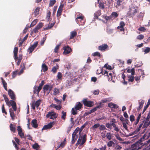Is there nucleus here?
<instances>
[{"mask_svg": "<svg viewBox=\"0 0 150 150\" xmlns=\"http://www.w3.org/2000/svg\"><path fill=\"white\" fill-rule=\"evenodd\" d=\"M17 130L19 136H20L22 138H24L25 137L24 135V134L23 132L21 126H18Z\"/></svg>", "mask_w": 150, "mask_h": 150, "instance_id": "obj_11", "label": "nucleus"}, {"mask_svg": "<svg viewBox=\"0 0 150 150\" xmlns=\"http://www.w3.org/2000/svg\"><path fill=\"white\" fill-rule=\"evenodd\" d=\"M53 85H52L50 84H49V88L48 91L47 92V95H48L49 94L50 92L51 91L52 88H53Z\"/></svg>", "mask_w": 150, "mask_h": 150, "instance_id": "obj_44", "label": "nucleus"}, {"mask_svg": "<svg viewBox=\"0 0 150 150\" xmlns=\"http://www.w3.org/2000/svg\"><path fill=\"white\" fill-rule=\"evenodd\" d=\"M93 56H97L98 57H100L101 56L100 54L98 52H95L93 53Z\"/></svg>", "mask_w": 150, "mask_h": 150, "instance_id": "obj_61", "label": "nucleus"}, {"mask_svg": "<svg viewBox=\"0 0 150 150\" xmlns=\"http://www.w3.org/2000/svg\"><path fill=\"white\" fill-rule=\"evenodd\" d=\"M77 137L78 136L77 135H75L74 134H72V139L71 142L72 144H73L75 143V142L76 141Z\"/></svg>", "mask_w": 150, "mask_h": 150, "instance_id": "obj_21", "label": "nucleus"}, {"mask_svg": "<svg viewBox=\"0 0 150 150\" xmlns=\"http://www.w3.org/2000/svg\"><path fill=\"white\" fill-rule=\"evenodd\" d=\"M9 127L11 131L13 133H15L16 131L15 125H13L12 123H11Z\"/></svg>", "mask_w": 150, "mask_h": 150, "instance_id": "obj_24", "label": "nucleus"}, {"mask_svg": "<svg viewBox=\"0 0 150 150\" xmlns=\"http://www.w3.org/2000/svg\"><path fill=\"white\" fill-rule=\"evenodd\" d=\"M18 51V48L17 47H16L14 48L13 50V53L14 56V58L15 60L18 59L17 53Z\"/></svg>", "mask_w": 150, "mask_h": 150, "instance_id": "obj_18", "label": "nucleus"}, {"mask_svg": "<svg viewBox=\"0 0 150 150\" xmlns=\"http://www.w3.org/2000/svg\"><path fill=\"white\" fill-rule=\"evenodd\" d=\"M57 77L58 80H62V75L60 72H59L58 73L57 75Z\"/></svg>", "mask_w": 150, "mask_h": 150, "instance_id": "obj_43", "label": "nucleus"}, {"mask_svg": "<svg viewBox=\"0 0 150 150\" xmlns=\"http://www.w3.org/2000/svg\"><path fill=\"white\" fill-rule=\"evenodd\" d=\"M88 123V122H86L82 126H81L80 128L81 129L80 131L79 132V134H80V133L82 130L85 127V126L87 125Z\"/></svg>", "mask_w": 150, "mask_h": 150, "instance_id": "obj_41", "label": "nucleus"}, {"mask_svg": "<svg viewBox=\"0 0 150 150\" xmlns=\"http://www.w3.org/2000/svg\"><path fill=\"white\" fill-rule=\"evenodd\" d=\"M80 130L81 129H80V128L79 127H77L76 128V129H75V131L73 132L72 134H74L75 135H76V133H78V132L79 131H80Z\"/></svg>", "mask_w": 150, "mask_h": 150, "instance_id": "obj_59", "label": "nucleus"}, {"mask_svg": "<svg viewBox=\"0 0 150 150\" xmlns=\"http://www.w3.org/2000/svg\"><path fill=\"white\" fill-rule=\"evenodd\" d=\"M8 93L12 100H14L16 99L15 95L14 92L11 89H9L8 91Z\"/></svg>", "mask_w": 150, "mask_h": 150, "instance_id": "obj_13", "label": "nucleus"}, {"mask_svg": "<svg viewBox=\"0 0 150 150\" xmlns=\"http://www.w3.org/2000/svg\"><path fill=\"white\" fill-rule=\"evenodd\" d=\"M59 89L57 88H55L54 90V93L53 94L54 95L58 94L59 93Z\"/></svg>", "mask_w": 150, "mask_h": 150, "instance_id": "obj_46", "label": "nucleus"}, {"mask_svg": "<svg viewBox=\"0 0 150 150\" xmlns=\"http://www.w3.org/2000/svg\"><path fill=\"white\" fill-rule=\"evenodd\" d=\"M64 50L63 53L65 54L69 53L71 51V49L69 46L64 47H63Z\"/></svg>", "mask_w": 150, "mask_h": 150, "instance_id": "obj_15", "label": "nucleus"}, {"mask_svg": "<svg viewBox=\"0 0 150 150\" xmlns=\"http://www.w3.org/2000/svg\"><path fill=\"white\" fill-rule=\"evenodd\" d=\"M150 104V98L148 100V101L147 103V104L146 105L144 106V109H143L142 113L143 114L146 110L147 108L148 107L149 105Z\"/></svg>", "mask_w": 150, "mask_h": 150, "instance_id": "obj_36", "label": "nucleus"}, {"mask_svg": "<svg viewBox=\"0 0 150 150\" xmlns=\"http://www.w3.org/2000/svg\"><path fill=\"white\" fill-rule=\"evenodd\" d=\"M101 15L100 11L98 10L94 13V18L97 19H98V17Z\"/></svg>", "mask_w": 150, "mask_h": 150, "instance_id": "obj_35", "label": "nucleus"}, {"mask_svg": "<svg viewBox=\"0 0 150 150\" xmlns=\"http://www.w3.org/2000/svg\"><path fill=\"white\" fill-rule=\"evenodd\" d=\"M11 119L13 120L15 118V114L14 112L11 108H10L9 109Z\"/></svg>", "mask_w": 150, "mask_h": 150, "instance_id": "obj_26", "label": "nucleus"}, {"mask_svg": "<svg viewBox=\"0 0 150 150\" xmlns=\"http://www.w3.org/2000/svg\"><path fill=\"white\" fill-rule=\"evenodd\" d=\"M114 147L115 150H120L122 148L121 146H120L119 145L117 144H115V145Z\"/></svg>", "mask_w": 150, "mask_h": 150, "instance_id": "obj_37", "label": "nucleus"}, {"mask_svg": "<svg viewBox=\"0 0 150 150\" xmlns=\"http://www.w3.org/2000/svg\"><path fill=\"white\" fill-rule=\"evenodd\" d=\"M77 35V33L75 31L71 32V35L70 36V39H72L74 38V37L76 36Z\"/></svg>", "mask_w": 150, "mask_h": 150, "instance_id": "obj_30", "label": "nucleus"}, {"mask_svg": "<svg viewBox=\"0 0 150 150\" xmlns=\"http://www.w3.org/2000/svg\"><path fill=\"white\" fill-rule=\"evenodd\" d=\"M54 121L50 122L47 125H45L42 128V130H46L49 129L51 128L54 125Z\"/></svg>", "mask_w": 150, "mask_h": 150, "instance_id": "obj_12", "label": "nucleus"}, {"mask_svg": "<svg viewBox=\"0 0 150 150\" xmlns=\"http://www.w3.org/2000/svg\"><path fill=\"white\" fill-rule=\"evenodd\" d=\"M108 106L111 108H118V106L116 104L110 103L108 104Z\"/></svg>", "mask_w": 150, "mask_h": 150, "instance_id": "obj_20", "label": "nucleus"}, {"mask_svg": "<svg viewBox=\"0 0 150 150\" xmlns=\"http://www.w3.org/2000/svg\"><path fill=\"white\" fill-rule=\"evenodd\" d=\"M1 79L2 80V83L6 91H7V83L5 81V80L3 79V78H1Z\"/></svg>", "mask_w": 150, "mask_h": 150, "instance_id": "obj_28", "label": "nucleus"}, {"mask_svg": "<svg viewBox=\"0 0 150 150\" xmlns=\"http://www.w3.org/2000/svg\"><path fill=\"white\" fill-rule=\"evenodd\" d=\"M143 125V123H141L139 125V127L134 132H133L132 134L131 135H133L134 134H137L140 130V129Z\"/></svg>", "mask_w": 150, "mask_h": 150, "instance_id": "obj_27", "label": "nucleus"}, {"mask_svg": "<svg viewBox=\"0 0 150 150\" xmlns=\"http://www.w3.org/2000/svg\"><path fill=\"white\" fill-rule=\"evenodd\" d=\"M82 102L85 106L88 107H91L94 105V102L93 101H88L86 99H84Z\"/></svg>", "mask_w": 150, "mask_h": 150, "instance_id": "obj_8", "label": "nucleus"}, {"mask_svg": "<svg viewBox=\"0 0 150 150\" xmlns=\"http://www.w3.org/2000/svg\"><path fill=\"white\" fill-rule=\"evenodd\" d=\"M146 29L144 27H139L138 30L140 31H142L143 32H144L146 30Z\"/></svg>", "mask_w": 150, "mask_h": 150, "instance_id": "obj_64", "label": "nucleus"}, {"mask_svg": "<svg viewBox=\"0 0 150 150\" xmlns=\"http://www.w3.org/2000/svg\"><path fill=\"white\" fill-rule=\"evenodd\" d=\"M148 121H149L145 120V121L143 125V128H146L149 125L148 123Z\"/></svg>", "mask_w": 150, "mask_h": 150, "instance_id": "obj_56", "label": "nucleus"}, {"mask_svg": "<svg viewBox=\"0 0 150 150\" xmlns=\"http://www.w3.org/2000/svg\"><path fill=\"white\" fill-rule=\"evenodd\" d=\"M50 106L54 108L57 110H60L62 108V106L60 105H56L55 104H52L50 105Z\"/></svg>", "mask_w": 150, "mask_h": 150, "instance_id": "obj_31", "label": "nucleus"}, {"mask_svg": "<svg viewBox=\"0 0 150 150\" xmlns=\"http://www.w3.org/2000/svg\"><path fill=\"white\" fill-rule=\"evenodd\" d=\"M116 4H117V5L116 6V8H118V7L121 5L123 4L121 3L120 1V2L119 1L117 0V1Z\"/></svg>", "mask_w": 150, "mask_h": 150, "instance_id": "obj_50", "label": "nucleus"}, {"mask_svg": "<svg viewBox=\"0 0 150 150\" xmlns=\"http://www.w3.org/2000/svg\"><path fill=\"white\" fill-rule=\"evenodd\" d=\"M108 47V45L106 44H103L98 47V49L102 51H105Z\"/></svg>", "mask_w": 150, "mask_h": 150, "instance_id": "obj_14", "label": "nucleus"}, {"mask_svg": "<svg viewBox=\"0 0 150 150\" xmlns=\"http://www.w3.org/2000/svg\"><path fill=\"white\" fill-rule=\"evenodd\" d=\"M45 83L44 80L42 81L41 83L40 84L39 86L37 87V86H35L33 88V93L35 94L36 93L38 95L39 94L40 91L42 89V86H43Z\"/></svg>", "mask_w": 150, "mask_h": 150, "instance_id": "obj_6", "label": "nucleus"}, {"mask_svg": "<svg viewBox=\"0 0 150 150\" xmlns=\"http://www.w3.org/2000/svg\"><path fill=\"white\" fill-rule=\"evenodd\" d=\"M113 30L109 28H108L107 29L106 31L107 33L108 34H111L113 32Z\"/></svg>", "mask_w": 150, "mask_h": 150, "instance_id": "obj_60", "label": "nucleus"}, {"mask_svg": "<svg viewBox=\"0 0 150 150\" xmlns=\"http://www.w3.org/2000/svg\"><path fill=\"white\" fill-rule=\"evenodd\" d=\"M38 19H36L33 21L31 23V24L30 26V27H33L37 23L38 21Z\"/></svg>", "mask_w": 150, "mask_h": 150, "instance_id": "obj_38", "label": "nucleus"}, {"mask_svg": "<svg viewBox=\"0 0 150 150\" xmlns=\"http://www.w3.org/2000/svg\"><path fill=\"white\" fill-rule=\"evenodd\" d=\"M60 45H58L56 46L55 47L54 49V52L55 53H57L58 52V51L59 48V46H60Z\"/></svg>", "mask_w": 150, "mask_h": 150, "instance_id": "obj_48", "label": "nucleus"}, {"mask_svg": "<svg viewBox=\"0 0 150 150\" xmlns=\"http://www.w3.org/2000/svg\"><path fill=\"white\" fill-rule=\"evenodd\" d=\"M49 88V84L45 85L43 88V90L44 93H47L48 91Z\"/></svg>", "mask_w": 150, "mask_h": 150, "instance_id": "obj_32", "label": "nucleus"}, {"mask_svg": "<svg viewBox=\"0 0 150 150\" xmlns=\"http://www.w3.org/2000/svg\"><path fill=\"white\" fill-rule=\"evenodd\" d=\"M38 44V41H36L34 42V44L30 47L28 49V52H29L30 54L34 50V49L37 47Z\"/></svg>", "mask_w": 150, "mask_h": 150, "instance_id": "obj_10", "label": "nucleus"}, {"mask_svg": "<svg viewBox=\"0 0 150 150\" xmlns=\"http://www.w3.org/2000/svg\"><path fill=\"white\" fill-rule=\"evenodd\" d=\"M24 41L23 39H20L19 41L18 46L19 47L22 46V44Z\"/></svg>", "mask_w": 150, "mask_h": 150, "instance_id": "obj_55", "label": "nucleus"}, {"mask_svg": "<svg viewBox=\"0 0 150 150\" xmlns=\"http://www.w3.org/2000/svg\"><path fill=\"white\" fill-rule=\"evenodd\" d=\"M99 7L100 8L104 9V4L101 2H100L99 4Z\"/></svg>", "mask_w": 150, "mask_h": 150, "instance_id": "obj_63", "label": "nucleus"}, {"mask_svg": "<svg viewBox=\"0 0 150 150\" xmlns=\"http://www.w3.org/2000/svg\"><path fill=\"white\" fill-rule=\"evenodd\" d=\"M63 7V5H61L58 8L57 14V17H59L61 15Z\"/></svg>", "mask_w": 150, "mask_h": 150, "instance_id": "obj_16", "label": "nucleus"}, {"mask_svg": "<svg viewBox=\"0 0 150 150\" xmlns=\"http://www.w3.org/2000/svg\"><path fill=\"white\" fill-rule=\"evenodd\" d=\"M83 106L82 104L79 102H77L74 108L76 110H80L82 108Z\"/></svg>", "mask_w": 150, "mask_h": 150, "instance_id": "obj_17", "label": "nucleus"}, {"mask_svg": "<svg viewBox=\"0 0 150 150\" xmlns=\"http://www.w3.org/2000/svg\"><path fill=\"white\" fill-rule=\"evenodd\" d=\"M31 125L33 127L37 128L38 126V125L37 123V120L36 119L33 120L32 121Z\"/></svg>", "mask_w": 150, "mask_h": 150, "instance_id": "obj_19", "label": "nucleus"}, {"mask_svg": "<svg viewBox=\"0 0 150 150\" xmlns=\"http://www.w3.org/2000/svg\"><path fill=\"white\" fill-rule=\"evenodd\" d=\"M127 71L128 73H131L132 75H129L128 76V81L129 82H132L134 81V77L132 75L134 74L135 70L134 68L131 69H127Z\"/></svg>", "mask_w": 150, "mask_h": 150, "instance_id": "obj_5", "label": "nucleus"}, {"mask_svg": "<svg viewBox=\"0 0 150 150\" xmlns=\"http://www.w3.org/2000/svg\"><path fill=\"white\" fill-rule=\"evenodd\" d=\"M103 75L105 76H106L107 77L108 79V80L109 81H110L112 80V76H108V72L106 71H105Z\"/></svg>", "mask_w": 150, "mask_h": 150, "instance_id": "obj_25", "label": "nucleus"}, {"mask_svg": "<svg viewBox=\"0 0 150 150\" xmlns=\"http://www.w3.org/2000/svg\"><path fill=\"white\" fill-rule=\"evenodd\" d=\"M138 12V7L134 5H132L129 6V11L127 13V16L130 18L133 17Z\"/></svg>", "mask_w": 150, "mask_h": 150, "instance_id": "obj_1", "label": "nucleus"}, {"mask_svg": "<svg viewBox=\"0 0 150 150\" xmlns=\"http://www.w3.org/2000/svg\"><path fill=\"white\" fill-rule=\"evenodd\" d=\"M112 16L113 17L116 18L118 17V14L117 12H114L112 13Z\"/></svg>", "mask_w": 150, "mask_h": 150, "instance_id": "obj_53", "label": "nucleus"}, {"mask_svg": "<svg viewBox=\"0 0 150 150\" xmlns=\"http://www.w3.org/2000/svg\"><path fill=\"white\" fill-rule=\"evenodd\" d=\"M56 1L55 0H50L49 4V6H52L56 3Z\"/></svg>", "mask_w": 150, "mask_h": 150, "instance_id": "obj_39", "label": "nucleus"}, {"mask_svg": "<svg viewBox=\"0 0 150 150\" xmlns=\"http://www.w3.org/2000/svg\"><path fill=\"white\" fill-rule=\"evenodd\" d=\"M144 37L143 35H140L137 36V39L138 40H141L143 39L144 38Z\"/></svg>", "mask_w": 150, "mask_h": 150, "instance_id": "obj_57", "label": "nucleus"}, {"mask_svg": "<svg viewBox=\"0 0 150 150\" xmlns=\"http://www.w3.org/2000/svg\"><path fill=\"white\" fill-rule=\"evenodd\" d=\"M67 116V112H65L62 111L61 112V118L64 121L65 120Z\"/></svg>", "mask_w": 150, "mask_h": 150, "instance_id": "obj_33", "label": "nucleus"}, {"mask_svg": "<svg viewBox=\"0 0 150 150\" xmlns=\"http://www.w3.org/2000/svg\"><path fill=\"white\" fill-rule=\"evenodd\" d=\"M77 110H76L74 108H72L71 110V112L72 114L74 115H75L77 114Z\"/></svg>", "mask_w": 150, "mask_h": 150, "instance_id": "obj_42", "label": "nucleus"}, {"mask_svg": "<svg viewBox=\"0 0 150 150\" xmlns=\"http://www.w3.org/2000/svg\"><path fill=\"white\" fill-rule=\"evenodd\" d=\"M83 18L84 17L83 16H78L76 19V21L78 24L80 25H83L84 23Z\"/></svg>", "mask_w": 150, "mask_h": 150, "instance_id": "obj_9", "label": "nucleus"}, {"mask_svg": "<svg viewBox=\"0 0 150 150\" xmlns=\"http://www.w3.org/2000/svg\"><path fill=\"white\" fill-rule=\"evenodd\" d=\"M106 137L109 140H111L112 137L111 133L109 132L107 133Z\"/></svg>", "mask_w": 150, "mask_h": 150, "instance_id": "obj_40", "label": "nucleus"}, {"mask_svg": "<svg viewBox=\"0 0 150 150\" xmlns=\"http://www.w3.org/2000/svg\"><path fill=\"white\" fill-rule=\"evenodd\" d=\"M3 96L6 105L9 107H10L11 105L13 110L16 111L17 109V107L16 102L13 100H11L9 101L8 98L5 94H3Z\"/></svg>", "mask_w": 150, "mask_h": 150, "instance_id": "obj_2", "label": "nucleus"}, {"mask_svg": "<svg viewBox=\"0 0 150 150\" xmlns=\"http://www.w3.org/2000/svg\"><path fill=\"white\" fill-rule=\"evenodd\" d=\"M99 129L100 131L104 130L106 129V128L105 125H100L99 126Z\"/></svg>", "mask_w": 150, "mask_h": 150, "instance_id": "obj_52", "label": "nucleus"}, {"mask_svg": "<svg viewBox=\"0 0 150 150\" xmlns=\"http://www.w3.org/2000/svg\"><path fill=\"white\" fill-rule=\"evenodd\" d=\"M100 126V125L99 123H97L91 127L92 129L94 130L95 129L97 128Z\"/></svg>", "mask_w": 150, "mask_h": 150, "instance_id": "obj_47", "label": "nucleus"}, {"mask_svg": "<svg viewBox=\"0 0 150 150\" xmlns=\"http://www.w3.org/2000/svg\"><path fill=\"white\" fill-rule=\"evenodd\" d=\"M42 101L40 99H39L37 100L36 101V102L34 103L33 102V103L35 105L36 107L37 108V109H38V107L40 105V104L41 103Z\"/></svg>", "mask_w": 150, "mask_h": 150, "instance_id": "obj_22", "label": "nucleus"}, {"mask_svg": "<svg viewBox=\"0 0 150 150\" xmlns=\"http://www.w3.org/2000/svg\"><path fill=\"white\" fill-rule=\"evenodd\" d=\"M130 120L131 122L135 120V117L133 115H131L129 117Z\"/></svg>", "mask_w": 150, "mask_h": 150, "instance_id": "obj_62", "label": "nucleus"}, {"mask_svg": "<svg viewBox=\"0 0 150 150\" xmlns=\"http://www.w3.org/2000/svg\"><path fill=\"white\" fill-rule=\"evenodd\" d=\"M33 147L34 149H37L39 148V146L38 143H35L33 145Z\"/></svg>", "mask_w": 150, "mask_h": 150, "instance_id": "obj_51", "label": "nucleus"}, {"mask_svg": "<svg viewBox=\"0 0 150 150\" xmlns=\"http://www.w3.org/2000/svg\"><path fill=\"white\" fill-rule=\"evenodd\" d=\"M144 103V100H142L141 101L139 102V107L137 108V109L138 111H139L140 109H141V108L143 107Z\"/></svg>", "mask_w": 150, "mask_h": 150, "instance_id": "obj_23", "label": "nucleus"}, {"mask_svg": "<svg viewBox=\"0 0 150 150\" xmlns=\"http://www.w3.org/2000/svg\"><path fill=\"white\" fill-rule=\"evenodd\" d=\"M106 131H105L101 133V136L102 138H105L106 137Z\"/></svg>", "mask_w": 150, "mask_h": 150, "instance_id": "obj_54", "label": "nucleus"}, {"mask_svg": "<svg viewBox=\"0 0 150 150\" xmlns=\"http://www.w3.org/2000/svg\"><path fill=\"white\" fill-rule=\"evenodd\" d=\"M141 139L140 140L132 145L130 148H129L131 150H137L140 149L143 145L142 143V141Z\"/></svg>", "mask_w": 150, "mask_h": 150, "instance_id": "obj_3", "label": "nucleus"}, {"mask_svg": "<svg viewBox=\"0 0 150 150\" xmlns=\"http://www.w3.org/2000/svg\"><path fill=\"white\" fill-rule=\"evenodd\" d=\"M86 137L87 136L86 134H84L83 136H81L80 135L76 145L77 146L80 144V146H82L83 145L86 141Z\"/></svg>", "mask_w": 150, "mask_h": 150, "instance_id": "obj_4", "label": "nucleus"}, {"mask_svg": "<svg viewBox=\"0 0 150 150\" xmlns=\"http://www.w3.org/2000/svg\"><path fill=\"white\" fill-rule=\"evenodd\" d=\"M58 116V114L53 111L49 112L46 115L47 118L52 120L55 119Z\"/></svg>", "mask_w": 150, "mask_h": 150, "instance_id": "obj_7", "label": "nucleus"}, {"mask_svg": "<svg viewBox=\"0 0 150 150\" xmlns=\"http://www.w3.org/2000/svg\"><path fill=\"white\" fill-rule=\"evenodd\" d=\"M40 11V8L38 7H37L35 10L34 12V13L35 16L36 17L39 14Z\"/></svg>", "mask_w": 150, "mask_h": 150, "instance_id": "obj_34", "label": "nucleus"}, {"mask_svg": "<svg viewBox=\"0 0 150 150\" xmlns=\"http://www.w3.org/2000/svg\"><path fill=\"white\" fill-rule=\"evenodd\" d=\"M107 145L108 147H114L115 145V144L112 141H110L108 142Z\"/></svg>", "mask_w": 150, "mask_h": 150, "instance_id": "obj_29", "label": "nucleus"}, {"mask_svg": "<svg viewBox=\"0 0 150 150\" xmlns=\"http://www.w3.org/2000/svg\"><path fill=\"white\" fill-rule=\"evenodd\" d=\"M43 23H40L36 26L38 28V29H40L43 26Z\"/></svg>", "mask_w": 150, "mask_h": 150, "instance_id": "obj_49", "label": "nucleus"}, {"mask_svg": "<svg viewBox=\"0 0 150 150\" xmlns=\"http://www.w3.org/2000/svg\"><path fill=\"white\" fill-rule=\"evenodd\" d=\"M57 67H54L52 69V71L54 73H55L56 72L57 69L58 68L59 66H57Z\"/></svg>", "mask_w": 150, "mask_h": 150, "instance_id": "obj_58", "label": "nucleus"}, {"mask_svg": "<svg viewBox=\"0 0 150 150\" xmlns=\"http://www.w3.org/2000/svg\"><path fill=\"white\" fill-rule=\"evenodd\" d=\"M111 100L109 98H106L105 99H102L101 100V102L103 103H106L107 102H109Z\"/></svg>", "mask_w": 150, "mask_h": 150, "instance_id": "obj_45", "label": "nucleus"}]
</instances>
